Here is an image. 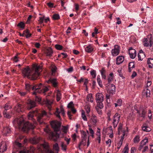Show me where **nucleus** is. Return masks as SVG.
I'll use <instances>...</instances> for the list:
<instances>
[{"label":"nucleus","mask_w":153,"mask_h":153,"mask_svg":"<svg viewBox=\"0 0 153 153\" xmlns=\"http://www.w3.org/2000/svg\"><path fill=\"white\" fill-rule=\"evenodd\" d=\"M19 153H29V151L28 150H22L20 151Z\"/></svg>","instance_id":"nucleus-64"},{"label":"nucleus","mask_w":153,"mask_h":153,"mask_svg":"<svg viewBox=\"0 0 153 153\" xmlns=\"http://www.w3.org/2000/svg\"><path fill=\"white\" fill-rule=\"evenodd\" d=\"M3 114L4 117H5L9 118L10 117V116L9 115V114L7 113L6 111H3Z\"/></svg>","instance_id":"nucleus-49"},{"label":"nucleus","mask_w":153,"mask_h":153,"mask_svg":"<svg viewBox=\"0 0 153 153\" xmlns=\"http://www.w3.org/2000/svg\"><path fill=\"white\" fill-rule=\"evenodd\" d=\"M10 129L8 127H6L3 128L2 132L4 134L6 135L7 134L10 133Z\"/></svg>","instance_id":"nucleus-16"},{"label":"nucleus","mask_w":153,"mask_h":153,"mask_svg":"<svg viewBox=\"0 0 153 153\" xmlns=\"http://www.w3.org/2000/svg\"><path fill=\"white\" fill-rule=\"evenodd\" d=\"M61 147H62V149L63 150H64L66 151V145H64L63 143H62Z\"/></svg>","instance_id":"nucleus-56"},{"label":"nucleus","mask_w":153,"mask_h":153,"mask_svg":"<svg viewBox=\"0 0 153 153\" xmlns=\"http://www.w3.org/2000/svg\"><path fill=\"white\" fill-rule=\"evenodd\" d=\"M38 86L37 85H35L34 86L32 87V90H35V91L37 90L38 89H40V88L39 87H37Z\"/></svg>","instance_id":"nucleus-58"},{"label":"nucleus","mask_w":153,"mask_h":153,"mask_svg":"<svg viewBox=\"0 0 153 153\" xmlns=\"http://www.w3.org/2000/svg\"><path fill=\"white\" fill-rule=\"evenodd\" d=\"M81 138L82 140H86L87 133L84 131L82 130L81 131Z\"/></svg>","instance_id":"nucleus-23"},{"label":"nucleus","mask_w":153,"mask_h":153,"mask_svg":"<svg viewBox=\"0 0 153 153\" xmlns=\"http://www.w3.org/2000/svg\"><path fill=\"white\" fill-rule=\"evenodd\" d=\"M22 105L21 104H18V105L16 106L15 108V109L17 108V111L19 112H23L24 111L23 109L22 108Z\"/></svg>","instance_id":"nucleus-18"},{"label":"nucleus","mask_w":153,"mask_h":153,"mask_svg":"<svg viewBox=\"0 0 153 153\" xmlns=\"http://www.w3.org/2000/svg\"><path fill=\"white\" fill-rule=\"evenodd\" d=\"M42 145L44 149L45 150V151H46L47 150L49 149V146L47 143L45 142L43 144H42Z\"/></svg>","instance_id":"nucleus-33"},{"label":"nucleus","mask_w":153,"mask_h":153,"mask_svg":"<svg viewBox=\"0 0 153 153\" xmlns=\"http://www.w3.org/2000/svg\"><path fill=\"white\" fill-rule=\"evenodd\" d=\"M82 117L84 120H87V117L85 115V112L83 110H82Z\"/></svg>","instance_id":"nucleus-42"},{"label":"nucleus","mask_w":153,"mask_h":153,"mask_svg":"<svg viewBox=\"0 0 153 153\" xmlns=\"http://www.w3.org/2000/svg\"><path fill=\"white\" fill-rule=\"evenodd\" d=\"M86 99L88 101L92 102H93V99L92 94H88L87 96Z\"/></svg>","instance_id":"nucleus-25"},{"label":"nucleus","mask_w":153,"mask_h":153,"mask_svg":"<svg viewBox=\"0 0 153 153\" xmlns=\"http://www.w3.org/2000/svg\"><path fill=\"white\" fill-rule=\"evenodd\" d=\"M102 102L103 101H101L100 102H97V105L96 107H98L99 108H102L103 107V104L102 103Z\"/></svg>","instance_id":"nucleus-41"},{"label":"nucleus","mask_w":153,"mask_h":153,"mask_svg":"<svg viewBox=\"0 0 153 153\" xmlns=\"http://www.w3.org/2000/svg\"><path fill=\"white\" fill-rule=\"evenodd\" d=\"M128 67L129 68H134L135 67L134 62H130L128 64Z\"/></svg>","instance_id":"nucleus-48"},{"label":"nucleus","mask_w":153,"mask_h":153,"mask_svg":"<svg viewBox=\"0 0 153 153\" xmlns=\"http://www.w3.org/2000/svg\"><path fill=\"white\" fill-rule=\"evenodd\" d=\"M47 5L50 8H52L53 7L54 4L51 2H49L47 3Z\"/></svg>","instance_id":"nucleus-57"},{"label":"nucleus","mask_w":153,"mask_h":153,"mask_svg":"<svg viewBox=\"0 0 153 153\" xmlns=\"http://www.w3.org/2000/svg\"><path fill=\"white\" fill-rule=\"evenodd\" d=\"M107 92L110 95L115 94L116 92V87L114 85L111 84L108 85L107 87Z\"/></svg>","instance_id":"nucleus-5"},{"label":"nucleus","mask_w":153,"mask_h":153,"mask_svg":"<svg viewBox=\"0 0 153 153\" xmlns=\"http://www.w3.org/2000/svg\"><path fill=\"white\" fill-rule=\"evenodd\" d=\"M147 63L149 68H153V59L149 58L147 60Z\"/></svg>","instance_id":"nucleus-22"},{"label":"nucleus","mask_w":153,"mask_h":153,"mask_svg":"<svg viewBox=\"0 0 153 153\" xmlns=\"http://www.w3.org/2000/svg\"><path fill=\"white\" fill-rule=\"evenodd\" d=\"M41 66L34 64L30 69L27 66L22 69V73L24 77L27 76L30 79L32 80L37 79L40 75L39 70L41 69Z\"/></svg>","instance_id":"nucleus-1"},{"label":"nucleus","mask_w":153,"mask_h":153,"mask_svg":"<svg viewBox=\"0 0 153 153\" xmlns=\"http://www.w3.org/2000/svg\"><path fill=\"white\" fill-rule=\"evenodd\" d=\"M15 145L16 146H18V147L19 148H20L22 146V144L21 143L17 141H16L15 143Z\"/></svg>","instance_id":"nucleus-54"},{"label":"nucleus","mask_w":153,"mask_h":153,"mask_svg":"<svg viewBox=\"0 0 153 153\" xmlns=\"http://www.w3.org/2000/svg\"><path fill=\"white\" fill-rule=\"evenodd\" d=\"M119 47L117 45H115L114 49L111 51V53L113 56H116L119 53L120 50Z\"/></svg>","instance_id":"nucleus-12"},{"label":"nucleus","mask_w":153,"mask_h":153,"mask_svg":"<svg viewBox=\"0 0 153 153\" xmlns=\"http://www.w3.org/2000/svg\"><path fill=\"white\" fill-rule=\"evenodd\" d=\"M122 69H118L117 71V72L119 73L120 76L121 77H123V75L122 73Z\"/></svg>","instance_id":"nucleus-61"},{"label":"nucleus","mask_w":153,"mask_h":153,"mask_svg":"<svg viewBox=\"0 0 153 153\" xmlns=\"http://www.w3.org/2000/svg\"><path fill=\"white\" fill-rule=\"evenodd\" d=\"M142 128L144 131L146 132L149 131L151 130L150 128L147 126H143L142 127Z\"/></svg>","instance_id":"nucleus-38"},{"label":"nucleus","mask_w":153,"mask_h":153,"mask_svg":"<svg viewBox=\"0 0 153 153\" xmlns=\"http://www.w3.org/2000/svg\"><path fill=\"white\" fill-rule=\"evenodd\" d=\"M91 74L93 78H94L96 76V72L95 70H93L91 71Z\"/></svg>","instance_id":"nucleus-47"},{"label":"nucleus","mask_w":153,"mask_h":153,"mask_svg":"<svg viewBox=\"0 0 153 153\" xmlns=\"http://www.w3.org/2000/svg\"><path fill=\"white\" fill-rule=\"evenodd\" d=\"M50 124L54 132L51 131L48 128L45 129L44 131L48 134L49 137L53 140L56 141L60 137L59 134L58 132L60 131L61 123L58 121L53 120L51 122Z\"/></svg>","instance_id":"nucleus-2"},{"label":"nucleus","mask_w":153,"mask_h":153,"mask_svg":"<svg viewBox=\"0 0 153 153\" xmlns=\"http://www.w3.org/2000/svg\"><path fill=\"white\" fill-rule=\"evenodd\" d=\"M142 113L140 114V116L142 117L143 118H144L145 117V114H146V112L145 110L143 108L141 109Z\"/></svg>","instance_id":"nucleus-43"},{"label":"nucleus","mask_w":153,"mask_h":153,"mask_svg":"<svg viewBox=\"0 0 153 153\" xmlns=\"http://www.w3.org/2000/svg\"><path fill=\"white\" fill-rule=\"evenodd\" d=\"M60 112L59 111V109L58 108H56V111L54 113V114L57 117L59 118V119H60L61 117L59 115Z\"/></svg>","instance_id":"nucleus-37"},{"label":"nucleus","mask_w":153,"mask_h":153,"mask_svg":"<svg viewBox=\"0 0 153 153\" xmlns=\"http://www.w3.org/2000/svg\"><path fill=\"white\" fill-rule=\"evenodd\" d=\"M140 141V137L139 136L137 135L135 137L134 140V143H138Z\"/></svg>","instance_id":"nucleus-44"},{"label":"nucleus","mask_w":153,"mask_h":153,"mask_svg":"<svg viewBox=\"0 0 153 153\" xmlns=\"http://www.w3.org/2000/svg\"><path fill=\"white\" fill-rule=\"evenodd\" d=\"M60 113H62V115L64 116L65 115V113L64 109L62 106H61L60 107Z\"/></svg>","instance_id":"nucleus-50"},{"label":"nucleus","mask_w":153,"mask_h":153,"mask_svg":"<svg viewBox=\"0 0 153 153\" xmlns=\"http://www.w3.org/2000/svg\"><path fill=\"white\" fill-rule=\"evenodd\" d=\"M30 140L31 142L34 144H36L38 143L39 141V139L36 137H34L31 139Z\"/></svg>","instance_id":"nucleus-21"},{"label":"nucleus","mask_w":153,"mask_h":153,"mask_svg":"<svg viewBox=\"0 0 153 153\" xmlns=\"http://www.w3.org/2000/svg\"><path fill=\"white\" fill-rule=\"evenodd\" d=\"M53 53V50L51 48H48L46 49V54L48 56H51Z\"/></svg>","instance_id":"nucleus-19"},{"label":"nucleus","mask_w":153,"mask_h":153,"mask_svg":"<svg viewBox=\"0 0 153 153\" xmlns=\"http://www.w3.org/2000/svg\"><path fill=\"white\" fill-rule=\"evenodd\" d=\"M25 24L22 22H20L17 25V26L20 27V28H22V29H24L25 28Z\"/></svg>","instance_id":"nucleus-31"},{"label":"nucleus","mask_w":153,"mask_h":153,"mask_svg":"<svg viewBox=\"0 0 153 153\" xmlns=\"http://www.w3.org/2000/svg\"><path fill=\"white\" fill-rule=\"evenodd\" d=\"M93 50V48L90 45H88L85 48V51L88 53H90Z\"/></svg>","instance_id":"nucleus-24"},{"label":"nucleus","mask_w":153,"mask_h":153,"mask_svg":"<svg viewBox=\"0 0 153 153\" xmlns=\"http://www.w3.org/2000/svg\"><path fill=\"white\" fill-rule=\"evenodd\" d=\"M26 89L27 91H29L30 88H32L31 86L29 84H26Z\"/></svg>","instance_id":"nucleus-51"},{"label":"nucleus","mask_w":153,"mask_h":153,"mask_svg":"<svg viewBox=\"0 0 153 153\" xmlns=\"http://www.w3.org/2000/svg\"><path fill=\"white\" fill-rule=\"evenodd\" d=\"M96 111L99 114H101L102 113V111L101 110V108H99L98 107H95Z\"/></svg>","instance_id":"nucleus-55"},{"label":"nucleus","mask_w":153,"mask_h":153,"mask_svg":"<svg viewBox=\"0 0 153 153\" xmlns=\"http://www.w3.org/2000/svg\"><path fill=\"white\" fill-rule=\"evenodd\" d=\"M53 20H58L60 18V17L59 14H54L52 17Z\"/></svg>","instance_id":"nucleus-45"},{"label":"nucleus","mask_w":153,"mask_h":153,"mask_svg":"<svg viewBox=\"0 0 153 153\" xmlns=\"http://www.w3.org/2000/svg\"><path fill=\"white\" fill-rule=\"evenodd\" d=\"M120 117V114L118 113H116L113 116L112 119V124L114 128H115L118 125Z\"/></svg>","instance_id":"nucleus-4"},{"label":"nucleus","mask_w":153,"mask_h":153,"mask_svg":"<svg viewBox=\"0 0 153 153\" xmlns=\"http://www.w3.org/2000/svg\"><path fill=\"white\" fill-rule=\"evenodd\" d=\"M53 147L54 150L57 152H58L59 151V147L58 146V144L57 143H56L53 145Z\"/></svg>","instance_id":"nucleus-36"},{"label":"nucleus","mask_w":153,"mask_h":153,"mask_svg":"<svg viewBox=\"0 0 153 153\" xmlns=\"http://www.w3.org/2000/svg\"><path fill=\"white\" fill-rule=\"evenodd\" d=\"M55 48L58 50H61L62 49L63 47L60 45L56 44L55 45Z\"/></svg>","instance_id":"nucleus-46"},{"label":"nucleus","mask_w":153,"mask_h":153,"mask_svg":"<svg viewBox=\"0 0 153 153\" xmlns=\"http://www.w3.org/2000/svg\"><path fill=\"white\" fill-rule=\"evenodd\" d=\"M124 57L122 56H118L116 59V64L118 65L122 63L124 61Z\"/></svg>","instance_id":"nucleus-14"},{"label":"nucleus","mask_w":153,"mask_h":153,"mask_svg":"<svg viewBox=\"0 0 153 153\" xmlns=\"http://www.w3.org/2000/svg\"><path fill=\"white\" fill-rule=\"evenodd\" d=\"M44 17H39V23L40 24H42L43 22V21L44 20Z\"/></svg>","instance_id":"nucleus-60"},{"label":"nucleus","mask_w":153,"mask_h":153,"mask_svg":"<svg viewBox=\"0 0 153 153\" xmlns=\"http://www.w3.org/2000/svg\"><path fill=\"white\" fill-rule=\"evenodd\" d=\"M7 149V146L5 143H3L1 144L0 146V152L3 153Z\"/></svg>","instance_id":"nucleus-15"},{"label":"nucleus","mask_w":153,"mask_h":153,"mask_svg":"<svg viewBox=\"0 0 153 153\" xmlns=\"http://www.w3.org/2000/svg\"><path fill=\"white\" fill-rule=\"evenodd\" d=\"M48 90L49 88H48L47 87H45V88H43L42 90L40 91L41 92H39L38 91H37L39 93H43L44 94H45V93L48 91Z\"/></svg>","instance_id":"nucleus-34"},{"label":"nucleus","mask_w":153,"mask_h":153,"mask_svg":"<svg viewBox=\"0 0 153 153\" xmlns=\"http://www.w3.org/2000/svg\"><path fill=\"white\" fill-rule=\"evenodd\" d=\"M52 103V102L50 100L47 99L46 101V105H49L48 108L49 111L51 110V105Z\"/></svg>","instance_id":"nucleus-30"},{"label":"nucleus","mask_w":153,"mask_h":153,"mask_svg":"<svg viewBox=\"0 0 153 153\" xmlns=\"http://www.w3.org/2000/svg\"><path fill=\"white\" fill-rule=\"evenodd\" d=\"M80 144L83 145V146H85L86 144V140H82V139L81 141L79 143Z\"/></svg>","instance_id":"nucleus-59"},{"label":"nucleus","mask_w":153,"mask_h":153,"mask_svg":"<svg viewBox=\"0 0 153 153\" xmlns=\"http://www.w3.org/2000/svg\"><path fill=\"white\" fill-rule=\"evenodd\" d=\"M18 124L20 128H22V130L24 132H27L30 129H33L34 126L28 122L24 123L22 119H20L18 121Z\"/></svg>","instance_id":"nucleus-3"},{"label":"nucleus","mask_w":153,"mask_h":153,"mask_svg":"<svg viewBox=\"0 0 153 153\" xmlns=\"http://www.w3.org/2000/svg\"><path fill=\"white\" fill-rule=\"evenodd\" d=\"M148 142V139L147 137H145V138L142 140L140 142V144H142V145H145Z\"/></svg>","instance_id":"nucleus-27"},{"label":"nucleus","mask_w":153,"mask_h":153,"mask_svg":"<svg viewBox=\"0 0 153 153\" xmlns=\"http://www.w3.org/2000/svg\"><path fill=\"white\" fill-rule=\"evenodd\" d=\"M35 113H37V111L36 110L32 112H30L28 114V116L29 119L30 118H32L33 117V114H34Z\"/></svg>","instance_id":"nucleus-39"},{"label":"nucleus","mask_w":153,"mask_h":153,"mask_svg":"<svg viewBox=\"0 0 153 153\" xmlns=\"http://www.w3.org/2000/svg\"><path fill=\"white\" fill-rule=\"evenodd\" d=\"M47 82L48 84H52L53 86L55 88L57 86L58 82L56 78H50Z\"/></svg>","instance_id":"nucleus-11"},{"label":"nucleus","mask_w":153,"mask_h":153,"mask_svg":"<svg viewBox=\"0 0 153 153\" xmlns=\"http://www.w3.org/2000/svg\"><path fill=\"white\" fill-rule=\"evenodd\" d=\"M145 57V53L142 50H140L139 53L138 54V57L139 60H142L143 58Z\"/></svg>","instance_id":"nucleus-13"},{"label":"nucleus","mask_w":153,"mask_h":153,"mask_svg":"<svg viewBox=\"0 0 153 153\" xmlns=\"http://www.w3.org/2000/svg\"><path fill=\"white\" fill-rule=\"evenodd\" d=\"M68 128L66 126H63V128H62V132H63V133L61 134L60 131H59L60 133V134H59L60 137H62L64 136V134H66L67 133Z\"/></svg>","instance_id":"nucleus-17"},{"label":"nucleus","mask_w":153,"mask_h":153,"mask_svg":"<svg viewBox=\"0 0 153 153\" xmlns=\"http://www.w3.org/2000/svg\"><path fill=\"white\" fill-rule=\"evenodd\" d=\"M96 100L97 102L103 101L104 100L103 95L102 93H97L96 94Z\"/></svg>","instance_id":"nucleus-9"},{"label":"nucleus","mask_w":153,"mask_h":153,"mask_svg":"<svg viewBox=\"0 0 153 153\" xmlns=\"http://www.w3.org/2000/svg\"><path fill=\"white\" fill-rule=\"evenodd\" d=\"M71 111H68V112H67V114L68 116V117H69V119L71 120L72 119V118H71V116H72V115H71Z\"/></svg>","instance_id":"nucleus-63"},{"label":"nucleus","mask_w":153,"mask_h":153,"mask_svg":"<svg viewBox=\"0 0 153 153\" xmlns=\"http://www.w3.org/2000/svg\"><path fill=\"white\" fill-rule=\"evenodd\" d=\"M91 120H92L94 125H95L97 122L96 116L95 115H93L91 117Z\"/></svg>","instance_id":"nucleus-28"},{"label":"nucleus","mask_w":153,"mask_h":153,"mask_svg":"<svg viewBox=\"0 0 153 153\" xmlns=\"http://www.w3.org/2000/svg\"><path fill=\"white\" fill-rule=\"evenodd\" d=\"M123 128V124L121 123H120L118 125V131L119 134L120 133V131Z\"/></svg>","instance_id":"nucleus-52"},{"label":"nucleus","mask_w":153,"mask_h":153,"mask_svg":"<svg viewBox=\"0 0 153 153\" xmlns=\"http://www.w3.org/2000/svg\"><path fill=\"white\" fill-rule=\"evenodd\" d=\"M128 50L130 57L132 59L134 58L136 56V53L135 50L133 49L132 47H131Z\"/></svg>","instance_id":"nucleus-10"},{"label":"nucleus","mask_w":153,"mask_h":153,"mask_svg":"<svg viewBox=\"0 0 153 153\" xmlns=\"http://www.w3.org/2000/svg\"><path fill=\"white\" fill-rule=\"evenodd\" d=\"M143 93L144 94H146L147 97H149L150 93V90H148V89H146V90H144L143 91Z\"/></svg>","instance_id":"nucleus-26"},{"label":"nucleus","mask_w":153,"mask_h":153,"mask_svg":"<svg viewBox=\"0 0 153 153\" xmlns=\"http://www.w3.org/2000/svg\"><path fill=\"white\" fill-rule=\"evenodd\" d=\"M102 78L104 79H106V76L105 74L106 71L104 68H103L100 71Z\"/></svg>","instance_id":"nucleus-20"},{"label":"nucleus","mask_w":153,"mask_h":153,"mask_svg":"<svg viewBox=\"0 0 153 153\" xmlns=\"http://www.w3.org/2000/svg\"><path fill=\"white\" fill-rule=\"evenodd\" d=\"M46 115V112L45 111H42L41 114H39L37 117V121L40 124H42L43 123L42 118L44 116Z\"/></svg>","instance_id":"nucleus-7"},{"label":"nucleus","mask_w":153,"mask_h":153,"mask_svg":"<svg viewBox=\"0 0 153 153\" xmlns=\"http://www.w3.org/2000/svg\"><path fill=\"white\" fill-rule=\"evenodd\" d=\"M117 103L118 104V106H121L122 104V100L120 99H118L117 101Z\"/></svg>","instance_id":"nucleus-62"},{"label":"nucleus","mask_w":153,"mask_h":153,"mask_svg":"<svg viewBox=\"0 0 153 153\" xmlns=\"http://www.w3.org/2000/svg\"><path fill=\"white\" fill-rule=\"evenodd\" d=\"M27 109L30 110L36 106V103L35 101L33 100H28L27 102Z\"/></svg>","instance_id":"nucleus-8"},{"label":"nucleus","mask_w":153,"mask_h":153,"mask_svg":"<svg viewBox=\"0 0 153 153\" xmlns=\"http://www.w3.org/2000/svg\"><path fill=\"white\" fill-rule=\"evenodd\" d=\"M128 144L126 143L123 152L124 153H128Z\"/></svg>","instance_id":"nucleus-40"},{"label":"nucleus","mask_w":153,"mask_h":153,"mask_svg":"<svg viewBox=\"0 0 153 153\" xmlns=\"http://www.w3.org/2000/svg\"><path fill=\"white\" fill-rule=\"evenodd\" d=\"M152 40H153L152 38V34H150L148 36L147 38H144L143 40V42H144L143 45L145 47H148L150 45V41H149V39L151 38Z\"/></svg>","instance_id":"nucleus-6"},{"label":"nucleus","mask_w":153,"mask_h":153,"mask_svg":"<svg viewBox=\"0 0 153 153\" xmlns=\"http://www.w3.org/2000/svg\"><path fill=\"white\" fill-rule=\"evenodd\" d=\"M124 139V137H123V136H121V139L118 143V146L117 147V148L118 149H119L120 148L122 144L123 141Z\"/></svg>","instance_id":"nucleus-32"},{"label":"nucleus","mask_w":153,"mask_h":153,"mask_svg":"<svg viewBox=\"0 0 153 153\" xmlns=\"http://www.w3.org/2000/svg\"><path fill=\"white\" fill-rule=\"evenodd\" d=\"M85 108L86 110L87 113V114L89 113L90 111L89 106L88 105H86L85 106Z\"/></svg>","instance_id":"nucleus-53"},{"label":"nucleus","mask_w":153,"mask_h":153,"mask_svg":"<svg viewBox=\"0 0 153 153\" xmlns=\"http://www.w3.org/2000/svg\"><path fill=\"white\" fill-rule=\"evenodd\" d=\"M61 94L59 91L57 90L56 94V100L57 101H59L60 100Z\"/></svg>","instance_id":"nucleus-29"},{"label":"nucleus","mask_w":153,"mask_h":153,"mask_svg":"<svg viewBox=\"0 0 153 153\" xmlns=\"http://www.w3.org/2000/svg\"><path fill=\"white\" fill-rule=\"evenodd\" d=\"M97 81L98 85L101 88L102 87V81L100 78V76H98L97 77Z\"/></svg>","instance_id":"nucleus-35"}]
</instances>
